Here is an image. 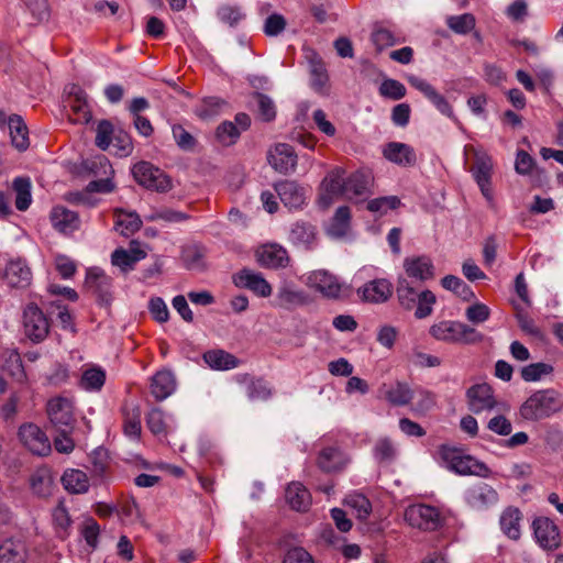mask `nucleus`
I'll return each mask as SVG.
<instances>
[{"label": "nucleus", "instance_id": "56", "mask_svg": "<svg viewBox=\"0 0 563 563\" xmlns=\"http://www.w3.org/2000/svg\"><path fill=\"white\" fill-rule=\"evenodd\" d=\"M406 87L396 79H385L379 86V93L383 97L399 100L406 96Z\"/></svg>", "mask_w": 563, "mask_h": 563}, {"label": "nucleus", "instance_id": "20", "mask_svg": "<svg viewBox=\"0 0 563 563\" xmlns=\"http://www.w3.org/2000/svg\"><path fill=\"white\" fill-rule=\"evenodd\" d=\"M383 154L388 161L404 167L413 166L417 162L415 150L406 143L390 142L385 146Z\"/></svg>", "mask_w": 563, "mask_h": 563}, {"label": "nucleus", "instance_id": "5", "mask_svg": "<svg viewBox=\"0 0 563 563\" xmlns=\"http://www.w3.org/2000/svg\"><path fill=\"white\" fill-rule=\"evenodd\" d=\"M19 439L33 454L46 456L52 451V445L46 433L34 423H24L19 428Z\"/></svg>", "mask_w": 563, "mask_h": 563}, {"label": "nucleus", "instance_id": "55", "mask_svg": "<svg viewBox=\"0 0 563 563\" xmlns=\"http://www.w3.org/2000/svg\"><path fill=\"white\" fill-rule=\"evenodd\" d=\"M253 97L257 104L258 117L263 121H272L276 115V109L273 100L261 92H255Z\"/></svg>", "mask_w": 563, "mask_h": 563}, {"label": "nucleus", "instance_id": "13", "mask_svg": "<svg viewBox=\"0 0 563 563\" xmlns=\"http://www.w3.org/2000/svg\"><path fill=\"white\" fill-rule=\"evenodd\" d=\"M534 538L544 550H555L561 544L560 530L548 517L536 518L532 522Z\"/></svg>", "mask_w": 563, "mask_h": 563}, {"label": "nucleus", "instance_id": "8", "mask_svg": "<svg viewBox=\"0 0 563 563\" xmlns=\"http://www.w3.org/2000/svg\"><path fill=\"white\" fill-rule=\"evenodd\" d=\"M23 328L25 335L37 343L47 336L49 322L36 305L30 303L23 312Z\"/></svg>", "mask_w": 563, "mask_h": 563}, {"label": "nucleus", "instance_id": "48", "mask_svg": "<svg viewBox=\"0 0 563 563\" xmlns=\"http://www.w3.org/2000/svg\"><path fill=\"white\" fill-rule=\"evenodd\" d=\"M441 284L443 288L453 291L464 301H470L474 298V292L471 287L461 278L454 275H446L442 278Z\"/></svg>", "mask_w": 563, "mask_h": 563}, {"label": "nucleus", "instance_id": "44", "mask_svg": "<svg viewBox=\"0 0 563 563\" xmlns=\"http://www.w3.org/2000/svg\"><path fill=\"white\" fill-rule=\"evenodd\" d=\"M106 382V373L100 367H90L86 369L80 379V387L88 391H98Z\"/></svg>", "mask_w": 563, "mask_h": 563}, {"label": "nucleus", "instance_id": "19", "mask_svg": "<svg viewBox=\"0 0 563 563\" xmlns=\"http://www.w3.org/2000/svg\"><path fill=\"white\" fill-rule=\"evenodd\" d=\"M3 278L12 288H26L32 282V272L24 260L16 258L7 264Z\"/></svg>", "mask_w": 563, "mask_h": 563}, {"label": "nucleus", "instance_id": "3", "mask_svg": "<svg viewBox=\"0 0 563 563\" xmlns=\"http://www.w3.org/2000/svg\"><path fill=\"white\" fill-rule=\"evenodd\" d=\"M136 183L146 189L166 192L172 188L170 178L148 162H139L132 167Z\"/></svg>", "mask_w": 563, "mask_h": 563}, {"label": "nucleus", "instance_id": "7", "mask_svg": "<svg viewBox=\"0 0 563 563\" xmlns=\"http://www.w3.org/2000/svg\"><path fill=\"white\" fill-rule=\"evenodd\" d=\"M405 520L415 528L434 531L441 526L439 510L428 505H412L405 511Z\"/></svg>", "mask_w": 563, "mask_h": 563}, {"label": "nucleus", "instance_id": "61", "mask_svg": "<svg viewBox=\"0 0 563 563\" xmlns=\"http://www.w3.org/2000/svg\"><path fill=\"white\" fill-rule=\"evenodd\" d=\"M328 82V74L322 62L311 63V86L317 91H322Z\"/></svg>", "mask_w": 563, "mask_h": 563}, {"label": "nucleus", "instance_id": "1", "mask_svg": "<svg viewBox=\"0 0 563 563\" xmlns=\"http://www.w3.org/2000/svg\"><path fill=\"white\" fill-rule=\"evenodd\" d=\"M561 409V401L553 389L538 390L521 406L520 415L526 420H540Z\"/></svg>", "mask_w": 563, "mask_h": 563}, {"label": "nucleus", "instance_id": "21", "mask_svg": "<svg viewBox=\"0 0 563 563\" xmlns=\"http://www.w3.org/2000/svg\"><path fill=\"white\" fill-rule=\"evenodd\" d=\"M498 500L497 492L488 484L481 483L471 487L466 492L467 504L475 509H483L496 504Z\"/></svg>", "mask_w": 563, "mask_h": 563}, {"label": "nucleus", "instance_id": "9", "mask_svg": "<svg viewBox=\"0 0 563 563\" xmlns=\"http://www.w3.org/2000/svg\"><path fill=\"white\" fill-rule=\"evenodd\" d=\"M374 176L369 169L352 173L345 180V198L360 202L373 194Z\"/></svg>", "mask_w": 563, "mask_h": 563}, {"label": "nucleus", "instance_id": "14", "mask_svg": "<svg viewBox=\"0 0 563 563\" xmlns=\"http://www.w3.org/2000/svg\"><path fill=\"white\" fill-rule=\"evenodd\" d=\"M85 287L100 305L108 306L111 302V278L103 271L96 267L88 269Z\"/></svg>", "mask_w": 563, "mask_h": 563}, {"label": "nucleus", "instance_id": "54", "mask_svg": "<svg viewBox=\"0 0 563 563\" xmlns=\"http://www.w3.org/2000/svg\"><path fill=\"white\" fill-rule=\"evenodd\" d=\"M553 372V366L547 363H532L521 369V377L526 382H536Z\"/></svg>", "mask_w": 563, "mask_h": 563}, {"label": "nucleus", "instance_id": "30", "mask_svg": "<svg viewBox=\"0 0 563 563\" xmlns=\"http://www.w3.org/2000/svg\"><path fill=\"white\" fill-rule=\"evenodd\" d=\"M30 485L36 496L48 497L52 495L54 487L52 471L46 466L36 468L30 477Z\"/></svg>", "mask_w": 563, "mask_h": 563}, {"label": "nucleus", "instance_id": "64", "mask_svg": "<svg viewBox=\"0 0 563 563\" xmlns=\"http://www.w3.org/2000/svg\"><path fill=\"white\" fill-rule=\"evenodd\" d=\"M111 262L124 273L132 271L136 264L133 261L131 253L124 249H117L111 255Z\"/></svg>", "mask_w": 563, "mask_h": 563}, {"label": "nucleus", "instance_id": "18", "mask_svg": "<svg viewBox=\"0 0 563 563\" xmlns=\"http://www.w3.org/2000/svg\"><path fill=\"white\" fill-rule=\"evenodd\" d=\"M409 84L419 90L423 96L444 115L454 119L452 107L444 96L437 91V89L429 84L427 80L417 77L409 76Z\"/></svg>", "mask_w": 563, "mask_h": 563}, {"label": "nucleus", "instance_id": "46", "mask_svg": "<svg viewBox=\"0 0 563 563\" xmlns=\"http://www.w3.org/2000/svg\"><path fill=\"white\" fill-rule=\"evenodd\" d=\"M396 292L398 301L404 309L411 310L416 307L419 294L410 286L406 278H399Z\"/></svg>", "mask_w": 563, "mask_h": 563}, {"label": "nucleus", "instance_id": "63", "mask_svg": "<svg viewBox=\"0 0 563 563\" xmlns=\"http://www.w3.org/2000/svg\"><path fill=\"white\" fill-rule=\"evenodd\" d=\"M148 429L156 435L166 433V424L164 421V413L159 408H153L146 418Z\"/></svg>", "mask_w": 563, "mask_h": 563}, {"label": "nucleus", "instance_id": "57", "mask_svg": "<svg viewBox=\"0 0 563 563\" xmlns=\"http://www.w3.org/2000/svg\"><path fill=\"white\" fill-rule=\"evenodd\" d=\"M219 20L230 26H235L245 14L242 12L240 7L223 4L217 11Z\"/></svg>", "mask_w": 563, "mask_h": 563}, {"label": "nucleus", "instance_id": "11", "mask_svg": "<svg viewBox=\"0 0 563 563\" xmlns=\"http://www.w3.org/2000/svg\"><path fill=\"white\" fill-rule=\"evenodd\" d=\"M466 151H472L474 154L475 162L471 170L483 196L490 201L493 199L490 189L493 169L492 158L485 152L478 151L474 147H466Z\"/></svg>", "mask_w": 563, "mask_h": 563}, {"label": "nucleus", "instance_id": "41", "mask_svg": "<svg viewBox=\"0 0 563 563\" xmlns=\"http://www.w3.org/2000/svg\"><path fill=\"white\" fill-rule=\"evenodd\" d=\"M115 228L120 234L129 236L139 231L142 221L136 212H126L123 209L114 210Z\"/></svg>", "mask_w": 563, "mask_h": 563}, {"label": "nucleus", "instance_id": "59", "mask_svg": "<svg viewBox=\"0 0 563 563\" xmlns=\"http://www.w3.org/2000/svg\"><path fill=\"white\" fill-rule=\"evenodd\" d=\"M372 42L377 51H383L386 47L393 46L398 43V38L387 29L378 27L372 33Z\"/></svg>", "mask_w": 563, "mask_h": 563}, {"label": "nucleus", "instance_id": "43", "mask_svg": "<svg viewBox=\"0 0 563 563\" xmlns=\"http://www.w3.org/2000/svg\"><path fill=\"white\" fill-rule=\"evenodd\" d=\"M12 188L15 191V207L20 211H25L31 202V181L25 177H16L13 180Z\"/></svg>", "mask_w": 563, "mask_h": 563}, {"label": "nucleus", "instance_id": "24", "mask_svg": "<svg viewBox=\"0 0 563 563\" xmlns=\"http://www.w3.org/2000/svg\"><path fill=\"white\" fill-rule=\"evenodd\" d=\"M68 107L70 108L73 115H69L70 120L75 123H87L91 119L90 111L88 110L87 96L84 90L77 86H73L69 91Z\"/></svg>", "mask_w": 563, "mask_h": 563}, {"label": "nucleus", "instance_id": "33", "mask_svg": "<svg viewBox=\"0 0 563 563\" xmlns=\"http://www.w3.org/2000/svg\"><path fill=\"white\" fill-rule=\"evenodd\" d=\"M346 462L345 455L333 446L324 448L318 456L319 467L328 473L341 471Z\"/></svg>", "mask_w": 563, "mask_h": 563}, {"label": "nucleus", "instance_id": "12", "mask_svg": "<svg viewBox=\"0 0 563 563\" xmlns=\"http://www.w3.org/2000/svg\"><path fill=\"white\" fill-rule=\"evenodd\" d=\"M466 399L470 411L475 415L490 411L498 405L493 388L486 383L471 386L466 391Z\"/></svg>", "mask_w": 563, "mask_h": 563}, {"label": "nucleus", "instance_id": "37", "mask_svg": "<svg viewBox=\"0 0 563 563\" xmlns=\"http://www.w3.org/2000/svg\"><path fill=\"white\" fill-rule=\"evenodd\" d=\"M522 515L516 507L506 508L500 516V528L503 532L512 540L520 538V521Z\"/></svg>", "mask_w": 563, "mask_h": 563}, {"label": "nucleus", "instance_id": "29", "mask_svg": "<svg viewBox=\"0 0 563 563\" xmlns=\"http://www.w3.org/2000/svg\"><path fill=\"white\" fill-rule=\"evenodd\" d=\"M276 298L278 305L286 309L303 306L308 302L307 294L297 288L294 284L287 282L279 286Z\"/></svg>", "mask_w": 563, "mask_h": 563}, {"label": "nucleus", "instance_id": "53", "mask_svg": "<svg viewBox=\"0 0 563 563\" xmlns=\"http://www.w3.org/2000/svg\"><path fill=\"white\" fill-rule=\"evenodd\" d=\"M241 131L235 123L230 121L222 122L216 131L218 141L225 146L234 144L240 137Z\"/></svg>", "mask_w": 563, "mask_h": 563}, {"label": "nucleus", "instance_id": "47", "mask_svg": "<svg viewBox=\"0 0 563 563\" xmlns=\"http://www.w3.org/2000/svg\"><path fill=\"white\" fill-rule=\"evenodd\" d=\"M351 210L347 206H341L336 209L329 232L333 236H343L350 225Z\"/></svg>", "mask_w": 563, "mask_h": 563}, {"label": "nucleus", "instance_id": "45", "mask_svg": "<svg viewBox=\"0 0 563 563\" xmlns=\"http://www.w3.org/2000/svg\"><path fill=\"white\" fill-rule=\"evenodd\" d=\"M181 260L187 269L201 271L205 268V253L198 245L183 247Z\"/></svg>", "mask_w": 563, "mask_h": 563}, {"label": "nucleus", "instance_id": "52", "mask_svg": "<svg viewBox=\"0 0 563 563\" xmlns=\"http://www.w3.org/2000/svg\"><path fill=\"white\" fill-rule=\"evenodd\" d=\"M448 26L457 34H466L475 26V18L471 13L446 18Z\"/></svg>", "mask_w": 563, "mask_h": 563}, {"label": "nucleus", "instance_id": "36", "mask_svg": "<svg viewBox=\"0 0 563 563\" xmlns=\"http://www.w3.org/2000/svg\"><path fill=\"white\" fill-rule=\"evenodd\" d=\"M8 128L12 145L19 151H25L29 145V131L22 118L18 114L9 117Z\"/></svg>", "mask_w": 563, "mask_h": 563}, {"label": "nucleus", "instance_id": "58", "mask_svg": "<svg viewBox=\"0 0 563 563\" xmlns=\"http://www.w3.org/2000/svg\"><path fill=\"white\" fill-rule=\"evenodd\" d=\"M435 303V296L430 290H423L419 294L416 303L415 316L418 319L427 318L432 313V306Z\"/></svg>", "mask_w": 563, "mask_h": 563}, {"label": "nucleus", "instance_id": "16", "mask_svg": "<svg viewBox=\"0 0 563 563\" xmlns=\"http://www.w3.org/2000/svg\"><path fill=\"white\" fill-rule=\"evenodd\" d=\"M233 283L239 288H246L260 297H269L272 286L261 273L243 268L233 275Z\"/></svg>", "mask_w": 563, "mask_h": 563}, {"label": "nucleus", "instance_id": "50", "mask_svg": "<svg viewBox=\"0 0 563 563\" xmlns=\"http://www.w3.org/2000/svg\"><path fill=\"white\" fill-rule=\"evenodd\" d=\"M345 504L355 511V515L360 520H366L372 512L371 501L362 494L347 495Z\"/></svg>", "mask_w": 563, "mask_h": 563}, {"label": "nucleus", "instance_id": "38", "mask_svg": "<svg viewBox=\"0 0 563 563\" xmlns=\"http://www.w3.org/2000/svg\"><path fill=\"white\" fill-rule=\"evenodd\" d=\"M238 380L245 385V393L251 400H266L272 395L268 384L261 378H253L249 375H240Z\"/></svg>", "mask_w": 563, "mask_h": 563}, {"label": "nucleus", "instance_id": "34", "mask_svg": "<svg viewBox=\"0 0 563 563\" xmlns=\"http://www.w3.org/2000/svg\"><path fill=\"white\" fill-rule=\"evenodd\" d=\"M64 488L70 494H85L89 489V479L85 472L67 468L62 478Z\"/></svg>", "mask_w": 563, "mask_h": 563}, {"label": "nucleus", "instance_id": "17", "mask_svg": "<svg viewBox=\"0 0 563 563\" xmlns=\"http://www.w3.org/2000/svg\"><path fill=\"white\" fill-rule=\"evenodd\" d=\"M282 202L288 209H300L306 205L307 190L294 180H283L275 185Z\"/></svg>", "mask_w": 563, "mask_h": 563}, {"label": "nucleus", "instance_id": "4", "mask_svg": "<svg viewBox=\"0 0 563 563\" xmlns=\"http://www.w3.org/2000/svg\"><path fill=\"white\" fill-rule=\"evenodd\" d=\"M305 284L328 299H340L346 289L345 285L327 269L310 272L306 276Z\"/></svg>", "mask_w": 563, "mask_h": 563}, {"label": "nucleus", "instance_id": "40", "mask_svg": "<svg viewBox=\"0 0 563 563\" xmlns=\"http://www.w3.org/2000/svg\"><path fill=\"white\" fill-rule=\"evenodd\" d=\"M461 322L441 321L430 328V334L439 341L459 343Z\"/></svg>", "mask_w": 563, "mask_h": 563}, {"label": "nucleus", "instance_id": "22", "mask_svg": "<svg viewBox=\"0 0 563 563\" xmlns=\"http://www.w3.org/2000/svg\"><path fill=\"white\" fill-rule=\"evenodd\" d=\"M52 225L64 234H70L79 229L80 220L75 211L57 206L51 213Z\"/></svg>", "mask_w": 563, "mask_h": 563}, {"label": "nucleus", "instance_id": "27", "mask_svg": "<svg viewBox=\"0 0 563 563\" xmlns=\"http://www.w3.org/2000/svg\"><path fill=\"white\" fill-rule=\"evenodd\" d=\"M27 548L20 539H5L0 544V563H25Z\"/></svg>", "mask_w": 563, "mask_h": 563}, {"label": "nucleus", "instance_id": "42", "mask_svg": "<svg viewBox=\"0 0 563 563\" xmlns=\"http://www.w3.org/2000/svg\"><path fill=\"white\" fill-rule=\"evenodd\" d=\"M397 452L396 444L387 437L378 439L373 448L375 461L383 465L391 464L397 457Z\"/></svg>", "mask_w": 563, "mask_h": 563}, {"label": "nucleus", "instance_id": "15", "mask_svg": "<svg viewBox=\"0 0 563 563\" xmlns=\"http://www.w3.org/2000/svg\"><path fill=\"white\" fill-rule=\"evenodd\" d=\"M271 166L280 174H290L295 172L297 166V154L292 146L286 143H278L267 155Z\"/></svg>", "mask_w": 563, "mask_h": 563}, {"label": "nucleus", "instance_id": "6", "mask_svg": "<svg viewBox=\"0 0 563 563\" xmlns=\"http://www.w3.org/2000/svg\"><path fill=\"white\" fill-rule=\"evenodd\" d=\"M345 170L341 167H335L327 174L320 186L319 205L322 208H329L341 196L345 198Z\"/></svg>", "mask_w": 563, "mask_h": 563}, {"label": "nucleus", "instance_id": "2", "mask_svg": "<svg viewBox=\"0 0 563 563\" xmlns=\"http://www.w3.org/2000/svg\"><path fill=\"white\" fill-rule=\"evenodd\" d=\"M442 459L448 467L460 475H476L479 477H489L490 470L483 462L477 461L471 455H464L454 448L442 446Z\"/></svg>", "mask_w": 563, "mask_h": 563}, {"label": "nucleus", "instance_id": "23", "mask_svg": "<svg viewBox=\"0 0 563 563\" xmlns=\"http://www.w3.org/2000/svg\"><path fill=\"white\" fill-rule=\"evenodd\" d=\"M258 263L267 268L286 267L289 263L287 251L277 244H269L257 252Z\"/></svg>", "mask_w": 563, "mask_h": 563}, {"label": "nucleus", "instance_id": "26", "mask_svg": "<svg viewBox=\"0 0 563 563\" xmlns=\"http://www.w3.org/2000/svg\"><path fill=\"white\" fill-rule=\"evenodd\" d=\"M404 267L409 277L421 282L434 276V266L428 256L407 257L404 261Z\"/></svg>", "mask_w": 563, "mask_h": 563}, {"label": "nucleus", "instance_id": "10", "mask_svg": "<svg viewBox=\"0 0 563 563\" xmlns=\"http://www.w3.org/2000/svg\"><path fill=\"white\" fill-rule=\"evenodd\" d=\"M47 415L56 430L71 431L75 423L73 402L64 397H56L47 404Z\"/></svg>", "mask_w": 563, "mask_h": 563}, {"label": "nucleus", "instance_id": "60", "mask_svg": "<svg viewBox=\"0 0 563 563\" xmlns=\"http://www.w3.org/2000/svg\"><path fill=\"white\" fill-rule=\"evenodd\" d=\"M113 125L108 120H102L98 123L96 145L101 150H107L112 141Z\"/></svg>", "mask_w": 563, "mask_h": 563}, {"label": "nucleus", "instance_id": "25", "mask_svg": "<svg viewBox=\"0 0 563 563\" xmlns=\"http://www.w3.org/2000/svg\"><path fill=\"white\" fill-rule=\"evenodd\" d=\"M150 388L154 398L162 401L175 391L176 378L170 371H159L152 377Z\"/></svg>", "mask_w": 563, "mask_h": 563}, {"label": "nucleus", "instance_id": "51", "mask_svg": "<svg viewBox=\"0 0 563 563\" xmlns=\"http://www.w3.org/2000/svg\"><path fill=\"white\" fill-rule=\"evenodd\" d=\"M124 433L130 438H137L141 434V410L134 406L131 409H124Z\"/></svg>", "mask_w": 563, "mask_h": 563}, {"label": "nucleus", "instance_id": "35", "mask_svg": "<svg viewBox=\"0 0 563 563\" xmlns=\"http://www.w3.org/2000/svg\"><path fill=\"white\" fill-rule=\"evenodd\" d=\"M384 397L395 406L408 405L416 398V391L411 390L405 383L396 382L395 384L384 386Z\"/></svg>", "mask_w": 563, "mask_h": 563}, {"label": "nucleus", "instance_id": "39", "mask_svg": "<svg viewBox=\"0 0 563 563\" xmlns=\"http://www.w3.org/2000/svg\"><path fill=\"white\" fill-rule=\"evenodd\" d=\"M205 362L213 369L227 371L235 368L239 365V360L223 351V350H211L203 354Z\"/></svg>", "mask_w": 563, "mask_h": 563}, {"label": "nucleus", "instance_id": "49", "mask_svg": "<svg viewBox=\"0 0 563 563\" xmlns=\"http://www.w3.org/2000/svg\"><path fill=\"white\" fill-rule=\"evenodd\" d=\"M400 205V199L397 196H385L369 200L366 208L372 213L382 217L390 210L399 208Z\"/></svg>", "mask_w": 563, "mask_h": 563}, {"label": "nucleus", "instance_id": "32", "mask_svg": "<svg viewBox=\"0 0 563 563\" xmlns=\"http://www.w3.org/2000/svg\"><path fill=\"white\" fill-rule=\"evenodd\" d=\"M288 239L292 244L308 250L316 240V229L308 222L297 221L291 224Z\"/></svg>", "mask_w": 563, "mask_h": 563}, {"label": "nucleus", "instance_id": "31", "mask_svg": "<svg viewBox=\"0 0 563 563\" xmlns=\"http://www.w3.org/2000/svg\"><path fill=\"white\" fill-rule=\"evenodd\" d=\"M286 501L297 511H307L311 505L309 490L300 483H290L286 488Z\"/></svg>", "mask_w": 563, "mask_h": 563}, {"label": "nucleus", "instance_id": "62", "mask_svg": "<svg viewBox=\"0 0 563 563\" xmlns=\"http://www.w3.org/2000/svg\"><path fill=\"white\" fill-rule=\"evenodd\" d=\"M173 136L183 151H192L196 146V139L181 125L173 126Z\"/></svg>", "mask_w": 563, "mask_h": 563}, {"label": "nucleus", "instance_id": "28", "mask_svg": "<svg viewBox=\"0 0 563 563\" xmlns=\"http://www.w3.org/2000/svg\"><path fill=\"white\" fill-rule=\"evenodd\" d=\"M391 292V284L387 279L372 280L358 289L364 300L374 303L385 302Z\"/></svg>", "mask_w": 563, "mask_h": 563}]
</instances>
